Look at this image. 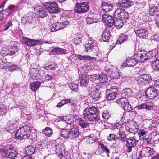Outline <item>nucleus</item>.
Returning <instances> with one entry per match:
<instances>
[{
    "instance_id": "f257e3e1",
    "label": "nucleus",
    "mask_w": 159,
    "mask_h": 159,
    "mask_svg": "<svg viewBox=\"0 0 159 159\" xmlns=\"http://www.w3.org/2000/svg\"><path fill=\"white\" fill-rule=\"evenodd\" d=\"M97 107L93 106H90L84 110V117L87 121L95 122L99 120V115Z\"/></svg>"
},
{
    "instance_id": "f03ea898",
    "label": "nucleus",
    "mask_w": 159,
    "mask_h": 159,
    "mask_svg": "<svg viewBox=\"0 0 159 159\" xmlns=\"http://www.w3.org/2000/svg\"><path fill=\"white\" fill-rule=\"evenodd\" d=\"M31 133L30 127L28 125L22 126L18 129L15 134L16 138L19 141L27 138V134Z\"/></svg>"
},
{
    "instance_id": "7ed1b4c3",
    "label": "nucleus",
    "mask_w": 159,
    "mask_h": 159,
    "mask_svg": "<svg viewBox=\"0 0 159 159\" xmlns=\"http://www.w3.org/2000/svg\"><path fill=\"white\" fill-rule=\"evenodd\" d=\"M44 7L51 14L58 13L60 12L57 3L54 2H48L44 5Z\"/></svg>"
},
{
    "instance_id": "20e7f679",
    "label": "nucleus",
    "mask_w": 159,
    "mask_h": 159,
    "mask_svg": "<svg viewBox=\"0 0 159 159\" xmlns=\"http://www.w3.org/2000/svg\"><path fill=\"white\" fill-rule=\"evenodd\" d=\"M6 156L11 159H14L17 157V153L16 148L12 145H8L3 149Z\"/></svg>"
},
{
    "instance_id": "39448f33",
    "label": "nucleus",
    "mask_w": 159,
    "mask_h": 159,
    "mask_svg": "<svg viewBox=\"0 0 159 159\" xmlns=\"http://www.w3.org/2000/svg\"><path fill=\"white\" fill-rule=\"evenodd\" d=\"M89 7V4L87 2L78 3L77 5H75V12L78 14L86 13L88 11Z\"/></svg>"
},
{
    "instance_id": "423d86ee",
    "label": "nucleus",
    "mask_w": 159,
    "mask_h": 159,
    "mask_svg": "<svg viewBox=\"0 0 159 159\" xmlns=\"http://www.w3.org/2000/svg\"><path fill=\"white\" fill-rule=\"evenodd\" d=\"M118 89L116 86H111L106 91V98L108 100L115 99L117 96Z\"/></svg>"
},
{
    "instance_id": "0eeeda50",
    "label": "nucleus",
    "mask_w": 159,
    "mask_h": 159,
    "mask_svg": "<svg viewBox=\"0 0 159 159\" xmlns=\"http://www.w3.org/2000/svg\"><path fill=\"white\" fill-rule=\"evenodd\" d=\"M152 79L150 75L148 74H143L140 75L136 78L137 83L139 85H142L145 83L151 82Z\"/></svg>"
},
{
    "instance_id": "6e6552de",
    "label": "nucleus",
    "mask_w": 159,
    "mask_h": 159,
    "mask_svg": "<svg viewBox=\"0 0 159 159\" xmlns=\"http://www.w3.org/2000/svg\"><path fill=\"white\" fill-rule=\"evenodd\" d=\"M127 143L125 146V151L127 152H131L133 148L136 146L138 141L134 137L128 138L126 140Z\"/></svg>"
},
{
    "instance_id": "1a4fd4ad",
    "label": "nucleus",
    "mask_w": 159,
    "mask_h": 159,
    "mask_svg": "<svg viewBox=\"0 0 159 159\" xmlns=\"http://www.w3.org/2000/svg\"><path fill=\"white\" fill-rule=\"evenodd\" d=\"M134 32L137 36L142 38H146L148 34V31L145 28L142 27H135Z\"/></svg>"
},
{
    "instance_id": "9d476101",
    "label": "nucleus",
    "mask_w": 159,
    "mask_h": 159,
    "mask_svg": "<svg viewBox=\"0 0 159 159\" xmlns=\"http://www.w3.org/2000/svg\"><path fill=\"white\" fill-rule=\"evenodd\" d=\"M118 103L125 111L130 112L132 110L131 106L129 104L127 99L125 98H121L119 100Z\"/></svg>"
},
{
    "instance_id": "9b49d317",
    "label": "nucleus",
    "mask_w": 159,
    "mask_h": 159,
    "mask_svg": "<svg viewBox=\"0 0 159 159\" xmlns=\"http://www.w3.org/2000/svg\"><path fill=\"white\" fill-rule=\"evenodd\" d=\"M88 90L89 92V95L92 97L93 99L97 100L98 99L100 98V92L94 86H89Z\"/></svg>"
},
{
    "instance_id": "f8f14e48",
    "label": "nucleus",
    "mask_w": 159,
    "mask_h": 159,
    "mask_svg": "<svg viewBox=\"0 0 159 159\" xmlns=\"http://www.w3.org/2000/svg\"><path fill=\"white\" fill-rule=\"evenodd\" d=\"M69 24V22L67 21H64L63 22H55L52 24L51 27V31L53 32L58 31L66 27Z\"/></svg>"
},
{
    "instance_id": "ddd939ff",
    "label": "nucleus",
    "mask_w": 159,
    "mask_h": 159,
    "mask_svg": "<svg viewBox=\"0 0 159 159\" xmlns=\"http://www.w3.org/2000/svg\"><path fill=\"white\" fill-rule=\"evenodd\" d=\"M56 152L58 154L59 157H63L65 154V146L61 142H56L54 145Z\"/></svg>"
},
{
    "instance_id": "4468645a",
    "label": "nucleus",
    "mask_w": 159,
    "mask_h": 159,
    "mask_svg": "<svg viewBox=\"0 0 159 159\" xmlns=\"http://www.w3.org/2000/svg\"><path fill=\"white\" fill-rule=\"evenodd\" d=\"M146 95L150 99H153L157 96V92L154 87H149L145 91Z\"/></svg>"
},
{
    "instance_id": "2eb2a0df",
    "label": "nucleus",
    "mask_w": 159,
    "mask_h": 159,
    "mask_svg": "<svg viewBox=\"0 0 159 159\" xmlns=\"http://www.w3.org/2000/svg\"><path fill=\"white\" fill-rule=\"evenodd\" d=\"M102 19L108 27H111L114 25V20L110 15L104 14L102 15Z\"/></svg>"
},
{
    "instance_id": "dca6fc26",
    "label": "nucleus",
    "mask_w": 159,
    "mask_h": 159,
    "mask_svg": "<svg viewBox=\"0 0 159 159\" xmlns=\"http://www.w3.org/2000/svg\"><path fill=\"white\" fill-rule=\"evenodd\" d=\"M34 11L36 14L39 15L40 17L41 18L46 17L47 15V12L45 8L42 7L40 5L34 7Z\"/></svg>"
},
{
    "instance_id": "f3484780",
    "label": "nucleus",
    "mask_w": 159,
    "mask_h": 159,
    "mask_svg": "<svg viewBox=\"0 0 159 159\" xmlns=\"http://www.w3.org/2000/svg\"><path fill=\"white\" fill-rule=\"evenodd\" d=\"M134 58L136 61L137 63H142L146 61V58L144 57L143 51H136L134 52Z\"/></svg>"
},
{
    "instance_id": "a211bd4d",
    "label": "nucleus",
    "mask_w": 159,
    "mask_h": 159,
    "mask_svg": "<svg viewBox=\"0 0 159 159\" xmlns=\"http://www.w3.org/2000/svg\"><path fill=\"white\" fill-rule=\"evenodd\" d=\"M137 63L136 61L134 58L128 57L121 66L124 67H131L134 66Z\"/></svg>"
},
{
    "instance_id": "6ab92c4d",
    "label": "nucleus",
    "mask_w": 159,
    "mask_h": 159,
    "mask_svg": "<svg viewBox=\"0 0 159 159\" xmlns=\"http://www.w3.org/2000/svg\"><path fill=\"white\" fill-rule=\"evenodd\" d=\"M134 2L129 0H123L121 2L118 3L117 6L119 8L125 10L134 4Z\"/></svg>"
},
{
    "instance_id": "aec40b11",
    "label": "nucleus",
    "mask_w": 159,
    "mask_h": 159,
    "mask_svg": "<svg viewBox=\"0 0 159 159\" xmlns=\"http://www.w3.org/2000/svg\"><path fill=\"white\" fill-rule=\"evenodd\" d=\"M23 40L25 45L30 47L39 45L40 43V41L39 40H34L26 37H25L23 39Z\"/></svg>"
},
{
    "instance_id": "412c9836",
    "label": "nucleus",
    "mask_w": 159,
    "mask_h": 159,
    "mask_svg": "<svg viewBox=\"0 0 159 159\" xmlns=\"http://www.w3.org/2000/svg\"><path fill=\"white\" fill-rule=\"evenodd\" d=\"M80 85L82 87H86L90 84L94 86L96 83L93 81L90 80L89 78L85 76H83L80 80Z\"/></svg>"
},
{
    "instance_id": "4be33fe9",
    "label": "nucleus",
    "mask_w": 159,
    "mask_h": 159,
    "mask_svg": "<svg viewBox=\"0 0 159 159\" xmlns=\"http://www.w3.org/2000/svg\"><path fill=\"white\" fill-rule=\"evenodd\" d=\"M110 71L109 75L111 79H118L121 75V73L117 68L110 69Z\"/></svg>"
},
{
    "instance_id": "5701e85b",
    "label": "nucleus",
    "mask_w": 159,
    "mask_h": 159,
    "mask_svg": "<svg viewBox=\"0 0 159 159\" xmlns=\"http://www.w3.org/2000/svg\"><path fill=\"white\" fill-rule=\"evenodd\" d=\"M149 14L152 16H156V17L159 16V11L158 7L154 5H149Z\"/></svg>"
},
{
    "instance_id": "b1692460",
    "label": "nucleus",
    "mask_w": 159,
    "mask_h": 159,
    "mask_svg": "<svg viewBox=\"0 0 159 159\" xmlns=\"http://www.w3.org/2000/svg\"><path fill=\"white\" fill-rule=\"evenodd\" d=\"M101 8L104 12H107L111 10L113 6L111 3L102 1Z\"/></svg>"
},
{
    "instance_id": "393cba45",
    "label": "nucleus",
    "mask_w": 159,
    "mask_h": 159,
    "mask_svg": "<svg viewBox=\"0 0 159 159\" xmlns=\"http://www.w3.org/2000/svg\"><path fill=\"white\" fill-rule=\"evenodd\" d=\"M80 133L78 129L74 126L70 129V138L75 139L78 137Z\"/></svg>"
},
{
    "instance_id": "a878e982",
    "label": "nucleus",
    "mask_w": 159,
    "mask_h": 159,
    "mask_svg": "<svg viewBox=\"0 0 159 159\" xmlns=\"http://www.w3.org/2000/svg\"><path fill=\"white\" fill-rule=\"evenodd\" d=\"M118 135V139L119 145H120L121 143H124L126 141L127 136L124 133L119 131L117 134Z\"/></svg>"
},
{
    "instance_id": "bb28decb",
    "label": "nucleus",
    "mask_w": 159,
    "mask_h": 159,
    "mask_svg": "<svg viewBox=\"0 0 159 159\" xmlns=\"http://www.w3.org/2000/svg\"><path fill=\"white\" fill-rule=\"evenodd\" d=\"M141 152L146 157H149L152 155L153 154V148L150 147H147L143 148Z\"/></svg>"
},
{
    "instance_id": "cd10ccee",
    "label": "nucleus",
    "mask_w": 159,
    "mask_h": 159,
    "mask_svg": "<svg viewBox=\"0 0 159 159\" xmlns=\"http://www.w3.org/2000/svg\"><path fill=\"white\" fill-rule=\"evenodd\" d=\"M156 52H157V50L156 49H153L148 52L143 51L144 57L146 58V61L148 59H150L153 57L154 56L155 53H156Z\"/></svg>"
},
{
    "instance_id": "c85d7f7f",
    "label": "nucleus",
    "mask_w": 159,
    "mask_h": 159,
    "mask_svg": "<svg viewBox=\"0 0 159 159\" xmlns=\"http://www.w3.org/2000/svg\"><path fill=\"white\" fill-rule=\"evenodd\" d=\"M76 57L80 60H86L88 61H94L96 60V58L91 57L87 55H76Z\"/></svg>"
},
{
    "instance_id": "c756f323",
    "label": "nucleus",
    "mask_w": 159,
    "mask_h": 159,
    "mask_svg": "<svg viewBox=\"0 0 159 159\" xmlns=\"http://www.w3.org/2000/svg\"><path fill=\"white\" fill-rule=\"evenodd\" d=\"M122 95L126 97H130L133 96V92L131 89L129 88H126L124 89L121 91Z\"/></svg>"
},
{
    "instance_id": "7c9ffc66",
    "label": "nucleus",
    "mask_w": 159,
    "mask_h": 159,
    "mask_svg": "<svg viewBox=\"0 0 159 159\" xmlns=\"http://www.w3.org/2000/svg\"><path fill=\"white\" fill-rule=\"evenodd\" d=\"M82 35L80 33L75 34L73 39L74 43L76 45H78L81 43L82 40Z\"/></svg>"
},
{
    "instance_id": "2f4dec72",
    "label": "nucleus",
    "mask_w": 159,
    "mask_h": 159,
    "mask_svg": "<svg viewBox=\"0 0 159 159\" xmlns=\"http://www.w3.org/2000/svg\"><path fill=\"white\" fill-rule=\"evenodd\" d=\"M110 37L109 31L107 30H105L103 31L101 39L104 42H107L109 40Z\"/></svg>"
},
{
    "instance_id": "473e14b6",
    "label": "nucleus",
    "mask_w": 159,
    "mask_h": 159,
    "mask_svg": "<svg viewBox=\"0 0 159 159\" xmlns=\"http://www.w3.org/2000/svg\"><path fill=\"white\" fill-rule=\"evenodd\" d=\"M40 81L33 82L31 84L30 88L33 91L37 90L40 87L41 83H42V80L40 79Z\"/></svg>"
},
{
    "instance_id": "72a5a7b5",
    "label": "nucleus",
    "mask_w": 159,
    "mask_h": 159,
    "mask_svg": "<svg viewBox=\"0 0 159 159\" xmlns=\"http://www.w3.org/2000/svg\"><path fill=\"white\" fill-rule=\"evenodd\" d=\"M85 48L87 52H91L94 48L93 43L91 41H89L88 43L85 44Z\"/></svg>"
},
{
    "instance_id": "f704fd0d",
    "label": "nucleus",
    "mask_w": 159,
    "mask_h": 159,
    "mask_svg": "<svg viewBox=\"0 0 159 159\" xmlns=\"http://www.w3.org/2000/svg\"><path fill=\"white\" fill-rule=\"evenodd\" d=\"M25 153L23 154H25L31 156L34 152V149L31 146H29L25 148Z\"/></svg>"
},
{
    "instance_id": "c9c22d12",
    "label": "nucleus",
    "mask_w": 159,
    "mask_h": 159,
    "mask_svg": "<svg viewBox=\"0 0 159 159\" xmlns=\"http://www.w3.org/2000/svg\"><path fill=\"white\" fill-rule=\"evenodd\" d=\"M60 133L62 137L66 138H69L70 137V129H62L61 130Z\"/></svg>"
},
{
    "instance_id": "e433bc0d",
    "label": "nucleus",
    "mask_w": 159,
    "mask_h": 159,
    "mask_svg": "<svg viewBox=\"0 0 159 159\" xmlns=\"http://www.w3.org/2000/svg\"><path fill=\"white\" fill-rule=\"evenodd\" d=\"M117 19L116 20H114V25L117 28L120 29L121 28L123 25V20L120 19Z\"/></svg>"
},
{
    "instance_id": "4c0bfd02",
    "label": "nucleus",
    "mask_w": 159,
    "mask_h": 159,
    "mask_svg": "<svg viewBox=\"0 0 159 159\" xmlns=\"http://www.w3.org/2000/svg\"><path fill=\"white\" fill-rule=\"evenodd\" d=\"M128 37L126 35L122 34L119 36L118 39L117 40L116 43L118 44H121L125 41L127 40Z\"/></svg>"
},
{
    "instance_id": "58836bf2",
    "label": "nucleus",
    "mask_w": 159,
    "mask_h": 159,
    "mask_svg": "<svg viewBox=\"0 0 159 159\" xmlns=\"http://www.w3.org/2000/svg\"><path fill=\"white\" fill-rule=\"evenodd\" d=\"M152 66L154 70L159 71V60L158 58L152 62Z\"/></svg>"
},
{
    "instance_id": "ea45409f",
    "label": "nucleus",
    "mask_w": 159,
    "mask_h": 159,
    "mask_svg": "<svg viewBox=\"0 0 159 159\" xmlns=\"http://www.w3.org/2000/svg\"><path fill=\"white\" fill-rule=\"evenodd\" d=\"M78 125L83 128H86L88 125V124L87 123L86 120H85L80 118L78 120Z\"/></svg>"
},
{
    "instance_id": "a19ab883",
    "label": "nucleus",
    "mask_w": 159,
    "mask_h": 159,
    "mask_svg": "<svg viewBox=\"0 0 159 159\" xmlns=\"http://www.w3.org/2000/svg\"><path fill=\"white\" fill-rule=\"evenodd\" d=\"M123 10L120 9H117L116 10L114 14V17L115 19H120L121 16V13Z\"/></svg>"
},
{
    "instance_id": "79ce46f5",
    "label": "nucleus",
    "mask_w": 159,
    "mask_h": 159,
    "mask_svg": "<svg viewBox=\"0 0 159 159\" xmlns=\"http://www.w3.org/2000/svg\"><path fill=\"white\" fill-rule=\"evenodd\" d=\"M54 75L53 74L50 75L49 73L45 75H43L42 79H41L42 82L53 79L54 78Z\"/></svg>"
},
{
    "instance_id": "37998d69",
    "label": "nucleus",
    "mask_w": 159,
    "mask_h": 159,
    "mask_svg": "<svg viewBox=\"0 0 159 159\" xmlns=\"http://www.w3.org/2000/svg\"><path fill=\"white\" fill-rule=\"evenodd\" d=\"M98 80L101 83H103L107 80V77L106 75L103 73L99 74Z\"/></svg>"
},
{
    "instance_id": "c03bdc74",
    "label": "nucleus",
    "mask_w": 159,
    "mask_h": 159,
    "mask_svg": "<svg viewBox=\"0 0 159 159\" xmlns=\"http://www.w3.org/2000/svg\"><path fill=\"white\" fill-rule=\"evenodd\" d=\"M42 132L46 136L48 137L51 136L52 133V130L48 127H47L45 129H43Z\"/></svg>"
},
{
    "instance_id": "a18cd8bd",
    "label": "nucleus",
    "mask_w": 159,
    "mask_h": 159,
    "mask_svg": "<svg viewBox=\"0 0 159 159\" xmlns=\"http://www.w3.org/2000/svg\"><path fill=\"white\" fill-rule=\"evenodd\" d=\"M129 17L128 14L125 12L124 10L121 13V16L120 19L123 20L124 21H125L126 20H128L129 19Z\"/></svg>"
},
{
    "instance_id": "49530a36",
    "label": "nucleus",
    "mask_w": 159,
    "mask_h": 159,
    "mask_svg": "<svg viewBox=\"0 0 159 159\" xmlns=\"http://www.w3.org/2000/svg\"><path fill=\"white\" fill-rule=\"evenodd\" d=\"M107 139L110 141L113 140L116 141L118 139V135L115 134H110L107 137Z\"/></svg>"
},
{
    "instance_id": "de8ad7c7",
    "label": "nucleus",
    "mask_w": 159,
    "mask_h": 159,
    "mask_svg": "<svg viewBox=\"0 0 159 159\" xmlns=\"http://www.w3.org/2000/svg\"><path fill=\"white\" fill-rule=\"evenodd\" d=\"M57 67V65H56L55 63H52V64H49L47 66H44V68L46 70H53Z\"/></svg>"
},
{
    "instance_id": "09e8293b",
    "label": "nucleus",
    "mask_w": 159,
    "mask_h": 159,
    "mask_svg": "<svg viewBox=\"0 0 159 159\" xmlns=\"http://www.w3.org/2000/svg\"><path fill=\"white\" fill-rule=\"evenodd\" d=\"M60 48L58 47H55L53 49L51 52L49 53L50 55H60Z\"/></svg>"
},
{
    "instance_id": "8fccbe9b",
    "label": "nucleus",
    "mask_w": 159,
    "mask_h": 159,
    "mask_svg": "<svg viewBox=\"0 0 159 159\" xmlns=\"http://www.w3.org/2000/svg\"><path fill=\"white\" fill-rule=\"evenodd\" d=\"M18 51V49L17 46H13L10 48V52H8L9 55H12L16 54Z\"/></svg>"
},
{
    "instance_id": "3c124183",
    "label": "nucleus",
    "mask_w": 159,
    "mask_h": 159,
    "mask_svg": "<svg viewBox=\"0 0 159 159\" xmlns=\"http://www.w3.org/2000/svg\"><path fill=\"white\" fill-rule=\"evenodd\" d=\"M7 112L6 106L3 104H0V115L2 116Z\"/></svg>"
},
{
    "instance_id": "603ef678",
    "label": "nucleus",
    "mask_w": 159,
    "mask_h": 159,
    "mask_svg": "<svg viewBox=\"0 0 159 159\" xmlns=\"http://www.w3.org/2000/svg\"><path fill=\"white\" fill-rule=\"evenodd\" d=\"M17 125L16 124H15L13 126L11 127H7L6 130L10 133H13L16 130V128H17Z\"/></svg>"
},
{
    "instance_id": "864d4df0",
    "label": "nucleus",
    "mask_w": 159,
    "mask_h": 159,
    "mask_svg": "<svg viewBox=\"0 0 159 159\" xmlns=\"http://www.w3.org/2000/svg\"><path fill=\"white\" fill-rule=\"evenodd\" d=\"M138 134L140 139L141 140L143 139L144 138V137L145 136V134H146V132L144 129H142L139 130Z\"/></svg>"
},
{
    "instance_id": "5fc2aeb1",
    "label": "nucleus",
    "mask_w": 159,
    "mask_h": 159,
    "mask_svg": "<svg viewBox=\"0 0 159 159\" xmlns=\"http://www.w3.org/2000/svg\"><path fill=\"white\" fill-rule=\"evenodd\" d=\"M69 87L72 90L76 92L77 90L78 85L74 83H72L69 84Z\"/></svg>"
},
{
    "instance_id": "6e6d98bb",
    "label": "nucleus",
    "mask_w": 159,
    "mask_h": 159,
    "mask_svg": "<svg viewBox=\"0 0 159 159\" xmlns=\"http://www.w3.org/2000/svg\"><path fill=\"white\" fill-rule=\"evenodd\" d=\"M102 117L104 121H106L110 117L109 112L107 111H104L102 114Z\"/></svg>"
},
{
    "instance_id": "4d7b16f0",
    "label": "nucleus",
    "mask_w": 159,
    "mask_h": 159,
    "mask_svg": "<svg viewBox=\"0 0 159 159\" xmlns=\"http://www.w3.org/2000/svg\"><path fill=\"white\" fill-rule=\"evenodd\" d=\"M153 107V104L152 102H146L145 103V109L151 110L152 109Z\"/></svg>"
},
{
    "instance_id": "13d9d810",
    "label": "nucleus",
    "mask_w": 159,
    "mask_h": 159,
    "mask_svg": "<svg viewBox=\"0 0 159 159\" xmlns=\"http://www.w3.org/2000/svg\"><path fill=\"white\" fill-rule=\"evenodd\" d=\"M27 138L32 140H34L36 138V135L35 133H29L27 134Z\"/></svg>"
},
{
    "instance_id": "bf43d9fd",
    "label": "nucleus",
    "mask_w": 159,
    "mask_h": 159,
    "mask_svg": "<svg viewBox=\"0 0 159 159\" xmlns=\"http://www.w3.org/2000/svg\"><path fill=\"white\" fill-rule=\"evenodd\" d=\"M15 124H16V125H18V123L17 121L16 120H12L8 122L7 126V127H11L13 126Z\"/></svg>"
},
{
    "instance_id": "052dcab7",
    "label": "nucleus",
    "mask_w": 159,
    "mask_h": 159,
    "mask_svg": "<svg viewBox=\"0 0 159 159\" xmlns=\"http://www.w3.org/2000/svg\"><path fill=\"white\" fill-rule=\"evenodd\" d=\"M101 148L102 150L107 154V155H108V154L110 153V151L106 146L104 145L102 143H101L100 144Z\"/></svg>"
},
{
    "instance_id": "680f3d73",
    "label": "nucleus",
    "mask_w": 159,
    "mask_h": 159,
    "mask_svg": "<svg viewBox=\"0 0 159 159\" xmlns=\"http://www.w3.org/2000/svg\"><path fill=\"white\" fill-rule=\"evenodd\" d=\"M38 70L35 68H33L31 70L30 72L31 77H32V75H36L37 74H40L39 73Z\"/></svg>"
},
{
    "instance_id": "e2e57ef3",
    "label": "nucleus",
    "mask_w": 159,
    "mask_h": 159,
    "mask_svg": "<svg viewBox=\"0 0 159 159\" xmlns=\"http://www.w3.org/2000/svg\"><path fill=\"white\" fill-rule=\"evenodd\" d=\"M69 52V51L68 48L66 49H63L60 48V54H68Z\"/></svg>"
},
{
    "instance_id": "0e129e2a",
    "label": "nucleus",
    "mask_w": 159,
    "mask_h": 159,
    "mask_svg": "<svg viewBox=\"0 0 159 159\" xmlns=\"http://www.w3.org/2000/svg\"><path fill=\"white\" fill-rule=\"evenodd\" d=\"M9 69L11 71H13L16 70L18 69V67L16 65H11L8 67Z\"/></svg>"
},
{
    "instance_id": "69168bd1",
    "label": "nucleus",
    "mask_w": 159,
    "mask_h": 159,
    "mask_svg": "<svg viewBox=\"0 0 159 159\" xmlns=\"http://www.w3.org/2000/svg\"><path fill=\"white\" fill-rule=\"evenodd\" d=\"M90 77L93 80L95 81L97 80H98L99 74H94L93 75H91Z\"/></svg>"
},
{
    "instance_id": "338daca9",
    "label": "nucleus",
    "mask_w": 159,
    "mask_h": 159,
    "mask_svg": "<svg viewBox=\"0 0 159 159\" xmlns=\"http://www.w3.org/2000/svg\"><path fill=\"white\" fill-rule=\"evenodd\" d=\"M32 19V18H30L29 19H27L25 21V25L26 26H31V25L32 24V22L31 20Z\"/></svg>"
},
{
    "instance_id": "774afa93",
    "label": "nucleus",
    "mask_w": 159,
    "mask_h": 159,
    "mask_svg": "<svg viewBox=\"0 0 159 159\" xmlns=\"http://www.w3.org/2000/svg\"><path fill=\"white\" fill-rule=\"evenodd\" d=\"M12 20H10L6 25L4 29V30H7L9 27L12 25Z\"/></svg>"
}]
</instances>
